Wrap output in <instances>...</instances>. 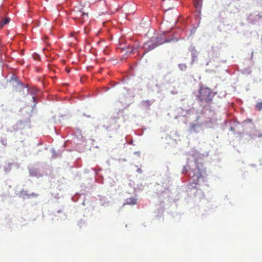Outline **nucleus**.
<instances>
[{"label": "nucleus", "mask_w": 262, "mask_h": 262, "mask_svg": "<svg viewBox=\"0 0 262 262\" xmlns=\"http://www.w3.org/2000/svg\"><path fill=\"white\" fill-rule=\"evenodd\" d=\"M179 68L182 71L185 70L187 68V66L185 63H180L179 64Z\"/></svg>", "instance_id": "0eeeda50"}, {"label": "nucleus", "mask_w": 262, "mask_h": 262, "mask_svg": "<svg viewBox=\"0 0 262 262\" xmlns=\"http://www.w3.org/2000/svg\"><path fill=\"white\" fill-rule=\"evenodd\" d=\"M214 95L211 89L201 85L199 89L197 98L201 102L209 104L211 103Z\"/></svg>", "instance_id": "f257e3e1"}, {"label": "nucleus", "mask_w": 262, "mask_h": 262, "mask_svg": "<svg viewBox=\"0 0 262 262\" xmlns=\"http://www.w3.org/2000/svg\"><path fill=\"white\" fill-rule=\"evenodd\" d=\"M198 127H199V125L198 124L191 123L190 125L189 130L191 132L197 133L198 132L197 128Z\"/></svg>", "instance_id": "423d86ee"}, {"label": "nucleus", "mask_w": 262, "mask_h": 262, "mask_svg": "<svg viewBox=\"0 0 262 262\" xmlns=\"http://www.w3.org/2000/svg\"><path fill=\"white\" fill-rule=\"evenodd\" d=\"M145 45L146 47V51L144 53V55L157 47V44H156L155 42L152 41V39L151 38L149 41H147L145 44Z\"/></svg>", "instance_id": "20e7f679"}, {"label": "nucleus", "mask_w": 262, "mask_h": 262, "mask_svg": "<svg viewBox=\"0 0 262 262\" xmlns=\"http://www.w3.org/2000/svg\"><path fill=\"white\" fill-rule=\"evenodd\" d=\"M256 108L258 111L262 109V102H258L255 105Z\"/></svg>", "instance_id": "6e6552de"}, {"label": "nucleus", "mask_w": 262, "mask_h": 262, "mask_svg": "<svg viewBox=\"0 0 262 262\" xmlns=\"http://www.w3.org/2000/svg\"><path fill=\"white\" fill-rule=\"evenodd\" d=\"M134 49H135V48H131V50L129 52V53H130V54H131V53H133V52H134Z\"/></svg>", "instance_id": "9d476101"}, {"label": "nucleus", "mask_w": 262, "mask_h": 262, "mask_svg": "<svg viewBox=\"0 0 262 262\" xmlns=\"http://www.w3.org/2000/svg\"><path fill=\"white\" fill-rule=\"evenodd\" d=\"M151 38L152 39V41L155 42L156 44H157V46L160 45H162L164 43L169 42L173 39L166 38L164 37L163 35H159L157 37H152Z\"/></svg>", "instance_id": "7ed1b4c3"}, {"label": "nucleus", "mask_w": 262, "mask_h": 262, "mask_svg": "<svg viewBox=\"0 0 262 262\" xmlns=\"http://www.w3.org/2000/svg\"><path fill=\"white\" fill-rule=\"evenodd\" d=\"M9 21V19L7 18H5L2 21V26H4L7 24H8Z\"/></svg>", "instance_id": "1a4fd4ad"}, {"label": "nucleus", "mask_w": 262, "mask_h": 262, "mask_svg": "<svg viewBox=\"0 0 262 262\" xmlns=\"http://www.w3.org/2000/svg\"><path fill=\"white\" fill-rule=\"evenodd\" d=\"M80 7V6L75 7L72 12V15L73 18L77 22L83 24L88 19L89 16L88 13L81 11Z\"/></svg>", "instance_id": "f03ea898"}, {"label": "nucleus", "mask_w": 262, "mask_h": 262, "mask_svg": "<svg viewBox=\"0 0 262 262\" xmlns=\"http://www.w3.org/2000/svg\"><path fill=\"white\" fill-rule=\"evenodd\" d=\"M137 203V200L134 198H129L126 200L125 204L127 205H135Z\"/></svg>", "instance_id": "39448f33"}]
</instances>
